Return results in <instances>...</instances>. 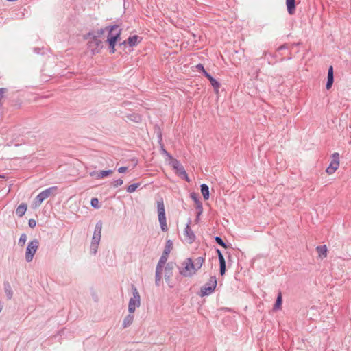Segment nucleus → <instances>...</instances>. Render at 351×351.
I'll use <instances>...</instances> for the list:
<instances>
[{"label":"nucleus","mask_w":351,"mask_h":351,"mask_svg":"<svg viewBox=\"0 0 351 351\" xmlns=\"http://www.w3.org/2000/svg\"><path fill=\"white\" fill-rule=\"evenodd\" d=\"M106 31V29L104 27L97 31H90L84 35V39L89 40L87 43V48L91 51L92 54L99 53L103 48V42L99 38Z\"/></svg>","instance_id":"obj_1"},{"label":"nucleus","mask_w":351,"mask_h":351,"mask_svg":"<svg viewBox=\"0 0 351 351\" xmlns=\"http://www.w3.org/2000/svg\"><path fill=\"white\" fill-rule=\"evenodd\" d=\"M106 29L108 32L106 43L108 44L109 52L114 53L116 51L115 45L121 39V29L117 25L106 26Z\"/></svg>","instance_id":"obj_2"},{"label":"nucleus","mask_w":351,"mask_h":351,"mask_svg":"<svg viewBox=\"0 0 351 351\" xmlns=\"http://www.w3.org/2000/svg\"><path fill=\"white\" fill-rule=\"evenodd\" d=\"M180 276L176 277L178 280L180 276L183 277H192L197 271L195 267L194 262L192 258H186L181 264V266H178Z\"/></svg>","instance_id":"obj_3"},{"label":"nucleus","mask_w":351,"mask_h":351,"mask_svg":"<svg viewBox=\"0 0 351 351\" xmlns=\"http://www.w3.org/2000/svg\"><path fill=\"white\" fill-rule=\"evenodd\" d=\"M102 229V221L99 220L97 222L93 235L92 237V241L90 246V251L92 254H96L98 249V246L101 239V233Z\"/></svg>","instance_id":"obj_4"},{"label":"nucleus","mask_w":351,"mask_h":351,"mask_svg":"<svg viewBox=\"0 0 351 351\" xmlns=\"http://www.w3.org/2000/svg\"><path fill=\"white\" fill-rule=\"evenodd\" d=\"M58 186H54L49 187L42 192H40L34 199V206L35 207H38L40 206L43 202L50 197L51 195H54L57 193Z\"/></svg>","instance_id":"obj_5"},{"label":"nucleus","mask_w":351,"mask_h":351,"mask_svg":"<svg viewBox=\"0 0 351 351\" xmlns=\"http://www.w3.org/2000/svg\"><path fill=\"white\" fill-rule=\"evenodd\" d=\"M158 217L161 230L164 232L167 231V219L165 216V209L162 198L157 201Z\"/></svg>","instance_id":"obj_6"},{"label":"nucleus","mask_w":351,"mask_h":351,"mask_svg":"<svg viewBox=\"0 0 351 351\" xmlns=\"http://www.w3.org/2000/svg\"><path fill=\"white\" fill-rule=\"evenodd\" d=\"M217 287V278L215 276H210L208 281L201 287L199 295L201 297L210 295Z\"/></svg>","instance_id":"obj_7"},{"label":"nucleus","mask_w":351,"mask_h":351,"mask_svg":"<svg viewBox=\"0 0 351 351\" xmlns=\"http://www.w3.org/2000/svg\"><path fill=\"white\" fill-rule=\"evenodd\" d=\"M171 165L173 167V169L175 171V173L179 176L182 179L186 180V182H189L190 179L184 168V167L182 165L180 162L177 160L174 159L173 161L171 162Z\"/></svg>","instance_id":"obj_8"},{"label":"nucleus","mask_w":351,"mask_h":351,"mask_svg":"<svg viewBox=\"0 0 351 351\" xmlns=\"http://www.w3.org/2000/svg\"><path fill=\"white\" fill-rule=\"evenodd\" d=\"M39 246V242L37 239H34L29 242L25 252V260L27 262H31L35 253Z\"/></svg>","instance_id":"obj_9"},{"label":"nucleus","mask_w":351,"mask_h":351,"mask_svg":"<svg viewBox=\"0 0 351 351\" xmlns=\"http://www.w3.org/2000/svg\"><path fill=\"white\" fill-rule=\"evenodd\" d=\"M176 264L173 262H169L165 267V279L170 288H173L174 285L171 283V278L173 276V270Z\"/></svg>","instance_id":"obj_10"},{"label":"nucleus","mask_w":351,"mask_h":351,"mask_svg":"<svg viewBox=\"0 0 351 351\" xmlns=\"http://www.w3.org/2000/svg\"><path fill=\"white\" fill-rule=\"evenodd\" d=\"M339 167V154L335 152L332 154V161L329 166L327 167L326 171L328 174L331 175L334 173Z\"/></svg>","instance_id":"obj_11"},{"label":"nucleus","mask_w":351,"mask_h":351,"mask_svg":"<svg viewBox=\"0 0 351 351\" xmlns=\"http://www.w3.org/2000/svg\"><path fill=\"white\" fill-rule=\"evenodd\" d=\"M191 223V219H189L186 227H185L184 232V234L186 237V240L189 244L193 243L195 241V239H196L195 234H194L193 231L191 228V226H190Z\"/></svg>","instance_id":"obj_12"},{"label":"nucleus","mask_w":351,"mask_h":351,"mask_svg":"<svg viewBox=\"0 0 351 351\" xmlns=\"http://www.w3.org/2000/svg\"><path fill=\"white\" fill-rule=\"evenodd\" d=\"M190 197L196 204V208L198 210L197 217H198L202 213L203 211L202 204L199 199V195L197 193L192 192L190 193Z\"/></svg>","instance_id":"obj_13"},{"label":"nucleus","mask_w":351,"mask_h":351,"mask_svg":"<svg viewBox=\"0 0 351 351\" xmlns=\"http://www.w3.org/2000/svg\"><path fill=\"white\" fill-rule=\"evenodd\" d=\"M203 75L209 80L211 86L214 88L215 92L218 93L219 88L220 87V83L208 72H205Z\"/></svg>","instance_id":"obj_14"},{"label":"nucleus","mask_w":351,"mask_h":351,"mask_svg":"<svg viewBox=\"0 0 351 351\" xmlns=\"http://www.w3.org/2000/svg\"><path fill=\"white\" fill-rule=\"evenodd\" d=\"M131 289L132 291V297L131 298V299L136 302V306L138 307L141 304L140 294L134 285L132 284Z\"/></svg>","instance_id":"obj_15"},{"label":"nucleus","mask_w":351,"mask_h":351,"mask_svg":"<svg viewBox=\"0 0 351 351\" xmlns=\"http://www.w3.org/2000/svg\"><path fill=\"white\" fill-rule=\"evenodd\" d=\"M287 12L290 15L295 12V0H286Z\"/></svg>","instance_id":"obj_16"},{"label":"nucleus","mask_w":351,"mask_h":351,"mask_svg":"<svg viewBox=\"0 0 351 351\" xmlns=\"http://www.w3.org/2000/svg\"><path fill=\"white\" fill-rule=\"evenodd\" d=\"M141 39L138 35L131 36L127 39V43L130 47H134L140 43Z\"/></svg>","instance_id":"obj_17"},{"label":"nucleus","mask_w":351,"mask_h":351,"mask_svg":"<svg viewBox=\"0 0 351 351\" xmlns=\"http://www.w3.org/2000/svg\"><path fill=\"white\" fill-rule=\"evenodd\" d=\"M113 173V170L109 169V170H102L100 171L99 173H96L95 171H93L90 173V176H93L95 174L97 175V179H101L104 177H106Z\"/></svg>","instance_id":"obj_18"},{"label":"nucleus","mask_w":351,"mask_h":351,"mask_svg":"<svg viewBox=\"0 0 351 351\" xmlns=\"http://www.w3.org/2000/svg\"><path fill=\"white\" fill-rule=\"evenodd\" d=\"M4 291L6 295V297L8 300H11L13 297V291L12 290V287L9 282L6 281L3 283Z\"/></svg>","instance_id":"obj_19"},{"label":"nucleus","mask_w":351,"mask_h":351,"mask_svg":"<svg viewBox=\"0 0 351 351\" xmlns=\"http://www.w3.org/2000/svg\"><path fill=\"white\" fill-rule=\"evenodd\" d=\"M200 190L204 200L209 199V187L206 184H202L200 185Z\"/></svg>","instance_id":"obj_20"},{"label":"nucleus","mask_w":351,"mask_h":351,"mask_svg":"<svg viewBox=\"0 0 351 351\" xmlns=\"http://www.w3.org/2000/svg\"><path fill=\"white\" fill-rule=\"evenodd\" d=\"M316 251L317 252L319 257L322 258H326L327 256V247L326 245H319L316 247Z\"/></svg>","instance_id":"obj_21"},{"label":"nucleus","mask_w":351,"mask_h":351,"mask_svg":"<svg viewBox=\"0 0 351 351\" xmlns=\"http://www.w3.org/2000/svg\"><path fill=\"white\" fill-rule=\"evenodd\" d=\"M282 293H281V291H279L278 293V295H277L275 304H274L273 310L274 311H277V310L280 309L281 308V306H282Z\"/></svg>","instance_id":"obj_22"},{"label":"nucleus","mask_w":351,"mask_h":351,"mask_svg":"<svg viewBox=\"0 0 351 351\" xmlns=\"http://www.w3.org/2000/svg\"><path fill=\"white\" fill-rule=\"evenodd\" d=\"M158 138H159V142L161 143L162 134L160 132L158 135ZM160 145H161V147H160L161 154L165 155L167 158H169L171 161H173V160H174L175 158H173V156L165 149L164 145L162 143H160Z\"/></svg>","instance_id":"obj_23"},{"label":"nucleus","mask_w":351,"mask_h":351,"mask_svg":"<svg viewBox=\"0 0 351 351\" xmlns=\"http://www.w3.org/2000/svg\"><path fill=\"white\" fill-rule=\"evenodd\" d=\"M27 206L26 204L23 203V204H20L16 210V215L19 217H23L25 215V213L27 210Z\"/></svg>","instance_id":"obj_24"},{"label":"nucleus","mask_w":351,"mask_h":351,"mask_svg":"<svg viewBox=\"0 0 351 351\" xmlns=\"http://www.w3.org/2000/svg\"><path fill=\"white\" fill-rule=\"evenodd\" d=\"M133 321H134V315H132V313H130L123 319V324H122L123 328H125L130 326L132 324Z\"/></svg>","instance_id":"obj_25"},{"label":"nucleus","mask_w":351,"mask_h":351,"mask_svg":"<svg viewBox=\"0 0 351 351\" xmlns=\"http://www.w3.org/2000/svg\"><path fill=\"white\" fill-rule=\"evenodd\" d=\"M172 248H173V242L171 240L169 239L166 242V245H165V249L163 250L162 254L168 256L169 254H170Z\"/></svg>","instance_id":"obj_26"},{"label":"nucleus","mask_w":351,"mask_h":351,"mask_svg":"<svg viewBox=\"0 0 351 351\" xmlns=\"http://www.w3.org/2000/svg\"><path fill=\"white\" fill-rule=\"evenodd\" d=\"M127 118L135 123H140L142 121V117L139 114L132 113L127 115Z\"/></svg>","instance_id":"obj_27"},{"label":"nucleus","mask_w":351,"mask_h":351,"mask_svg":"<svg viewBox=\"0 0 351 351\" xmlns=\"http://www.w3.org/2000/svg\"><path fill=\"white\" fill-rule=\"evenodd\" d=\"M167 258H168V256L162 254V256H160L159 261L156 265V269L162 270V267H164L165 264L166 263Z\"/></svg>","instance_id":"obj_28"},{"label":"nucleus","mask_w":351,"mask_h":351,"mask_svg":"<svg viewBox=\"0 0 351 351\" xmlns=\"http://www.w3.org/2000/svg\"><path fill=\"white\" fill-rule=\"evenodd\" d=\"M162 279V270L156 269L155 273V283L156 286H159Z\"/></svg>","instance_id":"obj_29"},{"label":"nucleus","mask_w":351,"mask_h":351,"mask_svg":"<svg viewBox=\"0 0 351 351\" xmlns=\"http://www.w3.org/2000/svg\"><path fill=\"white\" fill-rule=\"evenodd\" d=\"M136 303V301L132 300L131 298L130 299L128 304V311L130 313H132L135 311L136 307H137Z\"/></svg>","instance_id":"obj_30"},{"label":"nucleus","mask_w":351,"mask_h":351,"mask_svg":"<svg viewBox=\"0 0 351 351\" xmlns=\"http://www.w3.org/2000/svg\"><path fill=\"white\" fill-rule=\"evenodd\" d=\"M140 183L137 182V183H133L130 185H129L127 189H126V191L128 193H132L133 192H134L137 188L140 186Z\"/></svg>","instance_id":"obj_31"},{"label":"nucleus","mask_w":351,"mask_h":351,"mask_svg":"<svg viewBox=\"0 0 351 351\" xmlns=\"http://www.w3.org/2000/svg\"><path fill=\"white\" fill-rule=\"evenodd\" d=\"M204 261H205V258L202 257V256H199L195 259L194 264H195V266L197 265L196 269H197V270L202 267Z\"/></svg>","instance_id":"obj_32"},{"label":"nucleus","mask_w":351,"mask_h":351,"mask_svg":"<svg viewBox=\"0 0 351 351\" xmlns=\"http://www.w3.org/2000/svg\"><path fill=\"white\" fill-rule=\"evenodd\" d=\"M226 271V261H221L219 262V274L221 276H223Z\"/></svg>","instance_id":"obj_33"},{"label":"nucleus","mask_w":351,"mask_h":351,"mask_svg":"<svg viewBox=\"0 0 351 351\" xmlns=\"http://www.w3.org/2000/svg\"><path fill=\"white\" fill-rule=\"evenodd\" d=\"M215 241L218 245H221L223 248L226 249L228 247L227 244L223 241L221 237L216 236L215 237Z\"/></svg>","instance_id":"obj_34"},{"label":"nucleus","mask_w":351,"mask_h":351,"mask_svg":"<svg viewBox=\"0 0 351 351\" xmlns=\"http://www.w3.org/2000/svg\"><path fill=\"white\" fill-rule=\"evenodd\" d=\"M334 82V77H327V82L326 84V88L329 90L331 88Z\"/></svg>","instance_id":"obj_35"},{"label":"nucleus","mask_w":351,"mask_h":351,"mask_svg":"<svg viewBox=\"0 0 351 351\" xmlns=\"http://www.w3.org/2000/svg\"><path fill=\"white\" fill-rule=\"evenodd\" d=\"M90 205L94 208H99L100 207V206L99 204V200L96 197H93V198L91 199V200H90Z\"/></svg>","instance_id":"obj_36"},{"label":"nucleus","mask_w":351,"mask_h":351,"mask_svg":"<svg viewBox=\"0 0 351 351\" xmlns=\"http://www.w3.org/2000/svg\"><path fill=\"white\" fill-rule=\"evenodd\" d=\"M27 240V235L25 233H23L19 240V245L21 246H23Z\"/></svg>","instance_id":"obj_37"},{"label":"nucleus","mask_w":351,"mask_h":351,"mask_svg":"<svg viewBox=\"0 0 351 351\" xmlns=\"http://www.w3.org/2000/svg\"><path fill=\"white\" fill-rule=\"evenodd\" d=\"M123 183V181L122 179H117L116 180H114L112 182V186L114 187V188H117L121 185H122Z\"/></svg>","instance_id":"obj_38"},{"label":"nucleus","mask_w":351,"mask_h":351,"mask_svg":"<svg viewBox=\"0 0 351 351\" xmlns=\"http://www.w3.org/2000/svg\"><path fill=\"white\" fill-rule=\"evenodd\" d=\"M7 88H0V106H2L1 100L4 97V94L7 92Z\"/></svg>","instance_id":"obj_39"},{"label":"nucleus","mask_w":351,"mask_h":351,"mask_svg":"<svg viewBox=\"0 0 351 351\" xmlns=\"http://www.w3.org/2000/svg\"><path fill=\"white\" fill-rule=\"evenodd\" d=\"M196 69H197L198 71H201L202 73V74L204 75L205 73V72H207L205 69H204V67L203 66L202 64H198L196 65Z\"/></svg>","instance_id":"obj_40"},{"label":"nucleus","mask_w":351,"mask_h":351,"mask_svg":"<svg viewBox=\"0 0 351 351\" xmlns=\"http://www.w3.org/2000/svg\"><path fill=\"white\" fill-rule=\"evenodd\" d=\"M216 252H217V256H218V258H219V262H220V261H224V260H225V258H224V257H223V254H222L221 252L220 251V250L217 249V250H216Z\"/></svg>","instance_id":"obj_41"},{"label":"nucleus","mask_w":351,"mask_h":351,"mask_svg":"<svg viewBox=\"0 0 351 351\" xmlns=\"http://www.w3.org/2000/svg\"><path fill=\"white\" fill-rule=\"evenodd\" d=\"M327 77H334V71L332 66H329Z\"/></svg>","instance_id":"obj_42"},{"label":"nucleus","mask_w":351,"mask_h":351,"mask_svg":"<svg viewBox=\"0 0 351 351\" xmlns=\"http://www.w3.org/2000/svg\"><path fill=\"white\" fill-rule=\"evenodd\" d=\"M28 225L30 228H34L36 226V221L34 219H30L28 221Z\"/></svg>","instance_id":"obj_43"},{"label":"nucleus","mask_w":351,"mask_h":351,"mask_svg":"<svg viewBox=\"0 0 351 351\" xmlns=\"http://www.w3.org/2000/svg\"><path fill=\"white\" fill-rule=\"evenodd\" d=\"M127 169H128L127 167H121L118 169V172L122 173L125 172L127 171Z\"/></svg>","instance_id":"obj_44"},{"label":"nucleus","mask_w":351,"mask_h":351,"mask_svg":"<svg viewBox=\"0 0 351 351\" xmlns=\"http://www.w3.org/2000/svg\"><path fill=\"white\" fill-rule=\"evenodd\" d=\"M288 49V45L287 44H283L282 45H280L278 48V51H280V50H282V49Z\"/></svg>","instance_id":"obj_45"},{"label":"nucleus","mask_w":351,"mask_h":351,"mask_svg":"<svg viewBox=\"0 0 351 351\" xmlns=\"http://www.w3.org/2000/svg\"><path fill=\"white\" fill-rule=\"evenodd\" d=\"M127 44H128V43H127V40H124L123 42L119 44V45H127Z\"/></svg>","instance_id":"obj_46"},{"label":"nucleus","mask_w":351,"mask_h":351,"mask_svg":"<svg viewBox=\"0 0 351 351\" xmlns=\"http://www.w3.org/2000/svg\"><path fill=\"white\" fill-rule=\"evenodd\" d=\"M34 51L36 52L37 53H39L40 52V49L39 48H34Z\"/></svg>","instance_id":"obj_47"},{"label":"nucleus","mask_w":351,"mask_h":351,"mask_svg":"<svg viewBox=\"0 0 351 351\" xmlns=\"http://www.w3.org/2000/svg\"><path fill=\"white\" fill-rule=\"evenodd\" d=\"M0 178H5V175H1V174H0Z\"/></svg>","instance_id":"obj_48"},{"label":"nucleus","mask_w":351,"mask_h":351,"mask_svg":"<svg viewBox=\"0 0 351 351\" xmlns=\"http://www.w3.org/2000/svg\"><path fill=\"white\" fill-rule=\"evenodd\" d=\"M300 43H295L294 45H299Z\"/></svg>","instance_id":"obj_49"}]
</instances>
